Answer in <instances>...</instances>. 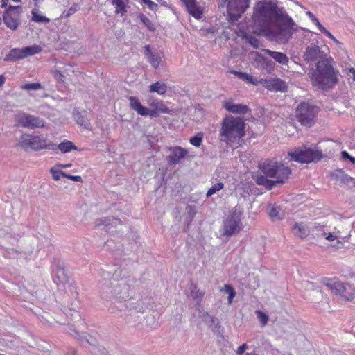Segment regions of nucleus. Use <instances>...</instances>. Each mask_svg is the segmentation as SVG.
Wrapping results in <instances>:
<instances>
[{"instance_id":"48","label":"nucleus","mask_w":355,"mask_h":355,"mask_svg":"<svg viewBox=\"0 0 355 355\" xmlns=\"http://www.w3.org/2000/svg\"><path fill=\"white\" fill-rule=\"evenodd\" d=\"M257 317H258L259 321L261 322L262 326H265L268 321V315L266 314H265L264 313L261 312V311H257Z\"/></svg>"},{"instance_id":"51","label":"nucleus","mask_w":355,"mask_h":355,"mask_svg":"<svg viewBox=\"0 0 355 355\" xmlns=\"http://www.w3.org/2000/svg\"><path fill=\"white\" fill-rule=\"evenodd\" d=\"M64 178H67L71 180H73L74 182H83V179H82V177L80 176V175H69V174H67L65 173V176Z\"/></svg>"},{"instance_id":"35","label":"nucleus","mask_w":355,"mask_h":355,"mask_svg":"<svg viewBox=\"0 0 355 355\" xmlns=\"http://www.w3.org/2000/svg\"><path fill=\"white\" fill-rule=\"evenodd\" d=\"M32 13V21L37 23H48L49 22V19L45 16H42L40 14V12L37 9H33L31 12Z\"/></svg>"},{"instance_id":"62","label":"nucleus","mask_w":355,"mask_h":355,"mask_svg":"<svg viewBox=\"0 0 355 355\" xmlns=\"http://www.w3.org/2000/svg\"><path fill=\"white\" fill-rule=\"evenodd\" d=\"M325 35H326L327 37H329V39H331V40H335V37H334V35H332L329 31H328V32L325 34Z\"/></svg>"},{"instance_id":"19","label":"nucleus","mask_w":355,"mask_h":355,"mask_svg":"<svg viewBox=\"0 0 355 355\" xmlns=\"http://www.w3.org/2000/svg\"><path fill=\"white\" fill-rule=\"evenodd\" d=\"M223 107L231 113L238 114H245L250 111L248 106L243 104H236L232 100L225 101Z\"/></svg>"},{"instance_id":"56","label":"nucleus","mask_w":355,"mask_h":355,"mask_svg":"<svg viewBox=\"0 0 355 355\" xmlns=\"http://www.w3.org/2000/svg\"><path fill=\"white\" fill-rule=\"evenodd\" d=\"M306 15L309 17V18L313 22L316 21L318 19L310 11L306 12Z\"/></svg>"},{"instance_id":"6","label":"nucleus","mask_w":355,"mask_h":355,"mask_svg":"<svg viewBox=\"0 0 355 355\" xmlns=\"http://www.w3.org/2000/svg\"><path fill=\"white\" fill-rule=\"evenodd\" d=\"M287 156L289 157L290 161L301 164H309L320 161L322 158L323 155L322 150L316 146L307 147L302 146L289 150Z\"/></svg>"},{"instance_id":"9","label":"nucleus","mask_w":355,"mask_h":355,"mask_svg":"<svg viewBox=\"0 0 355 355\" xmlns=\"http://www.w3.org/2000/svg\"><path fill=\"white\" fill-rule=\"evenodd\" d=\"M242 227L241 213L236 211H232L223 222V234L227 236H232L239 232Z\"/></svg>"},{"instance_id":"22","label":"nucleus","mask_w":355,"mask_h":355,"mask_svg":"<svg viewBox=\"0 0 355 355\" xmlns=\"http://www.w3.org/2000/svg\"><path fill=\"white\" fill-rule=\"evenodd\" d=\"M146 56L152 67L157 69L162 62V58L158 53H153L150 51V46H146Z\"/></svg>"},{"instance_id":"46","label":"nucleus","mask_w":355,"mask_h":355,"mask_svg":"<svg viewBox=\"0 0 355 355\" xmlns=\"http://www.w3.org/2000/svg\"><path fill=\"white\" fill-rule=\"evenodd\" d=\"M190 143L196 147H199L202 141V137L200 134H198L194 137H192L190 140Z\"/></svg>"},{"instance_id":"57","label":"nucleus","mask_w":355,"mask_h":355,"mask_svg":"<svg viewBox=\"0 0 355 355\" xmlns=\"http://www.w3.org/2000/svg\"><path fill=\"white\" fill-rule=\"evenodd\" d=\"M324 228V225H320L319 223H315L313 226V231H322Z\"/></svg>"},{"instance_id":"21","label":"nucleus","mask_w":355,"mask_h":355,"mask_svg":"<svg viewBox=\"0 0 355 355\" xmlns=\"http://www.w3.org/2000/svg\"><path fill=\"white\" fill-rule=\"evenodd\" d=\"M200 318L212 331H218L220 328L219 320L214 316H211L208 312L202 313Z\"/></svg>"},{"instance_id":"31","label":"nucleus","mask_w":355,"mask_h":355,"mask_svg":"<svg viewBox=\"0 0 355 355\" xmlns=\"http://www.w3.org/2000/svg\"><path fill=\"white\" fill-rule=\"evenodd\" d=\"M269 216L272 221L280 220L284 217V211L279 207H272L269 211Z\"/></svg>"},{"instance_id":"50","label":"nucleus","mask_w":355,"mask_h":355,"mask_svg":"<svg viewBox=\"0 0 355 355\" xmlns=\"http://www.w3.org/2000/svg\"><path fill=\"white\" fill-rule=\"evenodd\" d=\"M143 2L148 6V7L152 10H157V7H158V5L157 3H155V2H153V1L151 0H142Z\"/></svg>"},{"instance_id":"39","label":"nucleus","mask_w":355,"mask_h":355,"mask_svg":"<svg viewBox=\"0 0 355 355\" xmlns=\"http://www.w3.org/2000/svg\"><path fill=\"white\" fill-rule=\"evenodd\" d=\"M0 346L13 349L16 347L15 340L8 338H0Z\"/></svg>"},{"instance_id":"47","label":"nucleus","mask_w":355,"mask_h":355,"mask_svg":"<svg viewBox=\"0 0 355 355\" xmlns=\"http://www.w3.org/2000/svg\"><path fill=\"white\" fill-rule=\"evenodd\" d=\"M204 293L198 289L196 286H193L191 291V295L195 300H201L204 296Z\"/></svg>"},{"instance_id":"18","label":"nucleus","mask_w":355,"mask_h":355,"mask_svg":"<svg viewBox=\"0 0 355 355\" xmlns=\"http://www.w3.org/2000/svg\"><path fill=\"white\" fill-rule=\"evenodd\" d=\"M259 83L272 92H285L287 89L286 83L280 78L261 79Z\"/></svg>"},{"instance_id":"64","label":"nucleus","mask_w":355,"mask_h":355,"mask_svg":"<svg viewBox=\"0 0 355 355\" xmlns=\"http://www.w3.org/2000/svg\"><path fill=\"white\" fill-rule=\"evenodd\" d=\"M349 71L353 75V79L355 81V69L354 68H350Z\"/></svg>"},{"instance_id":"32","label":"nucleus","mask_w":355,"mask_h":355,"mask_svg":"<svg viewBox=\"0 0 355 355\" xmlns=\"http://www.w3.org/2000/svg\"><path fill=\"white\" fill-rule=\"evenodd\" d=\"M21 49H22L23 54L24 55V58L28 56L37 54L42 51V47L40 46L39 45H36V44L33 45V46H26V47L21 48Z\"/></svg>"},{"instance_id":"41","label":"nucleus","mask_w":355,"mask_h":355,"mask_svg":"<svg viewBox=\"0 0 355 355\" xmlns=\"http://www.w3.org/2000/svg\"><path fill=\"white\" fill-rule=\"evenodd\" d=\"M21 88L24 90H38L42 89V85L39 83H26L21 85Z\"/></svg>"},{"instance_id":"1","label":"nucleus","mask_w":355,"mask_h":355,"mask_svg":"<svg viewBox=\"0 0 355 355\" xmlns=\"http://www.w3.org/2000/svg\"><path fill=\"white\" fill-rule=\"evenodd\" d=\"M254 10L252 17L254 24L262 31H267L271 21L273 20L275 22L286 12L284 8H279L270 1L258 2Z\"/></svg>"},{"instance_id":"45","label":"nucleus","mask_w":355,"mask_h":355,"mask_svg":"<svg viewBox=\"0 0 355 355\" xmlns=\"http://www.w3.org/2000/svg\"><path fill=\"white\" fill-rule=\"evenodd\" d=\"M256 54L257 57V60H259V62H263V63H265V68L266 69H272L273 68V63L271 61L267 60L266 58H264L263 55H260L258 53H256Z\"/></svg>"},{"instance_id":"16","label":"nucleus","mask_w":355,"mask_h":355,"mask_svg":"<svg viewBox=\"0 0 355 355\" xmlns=\"http://www.w3.org/2000/svg\"><path fill=\"white\" fill-rule=\"evenodd\" d=\"M168 164L172 166L180 163L181 160L187 156L188 151L187 149L177 146L169 147L168 149Z\"/></svg>"},{"instance_id":"14","label":"nucleus","mask_w":355,"mask_h":355,"mask_svg":"<svg viewBox=\"0 0 355 355\" xmlns=\"http://www.w3.org/2000/svg\"><path fill=\"white\" fill-rule=\"evenodd\" d=\"M21 7L10 6L4 12L3 19L6 26L16 30L21 21Z\"/></svg>"},{"instance_id":"26","label":"nucleus","mask_w":355,"mask_h":355,"mask_svg":"<svg viewBox=\"0 0 355 355\" xmlns=\"http://www.w3.org/2000/svg\"><path fill=\"white\" fill-rule=\"evenodd\" d=\"M331 177L336 181H339L340 183L347 184L349 182H353L355 187V180L345 174L342 170H337L334 171L332 173Z\"/></svg>"},{"instance_id":"40","label":"nucleus","mask_w":355,"mask_h":355,"mask_svg":"<svg viewBox=\"0 0 355 355\" xmlns=\"http://www.w3.org/2000/svg\"><path fill=\"white\" fill-rule=\"evenodd\" d=\"M223 291L227 293L229 295H228V303L229 304H231L232 302V300H233V298L235 297L236 295V291L234 289V288L230 286V284H225L224 286V288H223Z\"/></svg>"},{"instance_id":"55","label":"nucleus","mask_w":355,"mask_h":355,"mask_svg":"<svg viewBox=\"0 0 355 355\" xmlns=\"http://www.w3.org/2000/svg\"><path fill=\"white\" fill-rule=\"evenodd\" d=\"M122 286H123V289H124V293H123V295L122 296V297L124 298V297H125L124 295H125V297H128L129 295L127 293V292L129 290V288L126 287L125 286L124 283H121V284H118L117 288H121Z\"/></svg>"},{"instance_id":"28","label":"nucleus","mask_w":355,"mask_h":355,"mask_svg":"<svg viewBox=\"0 0 355 355\" xmlns=\"http://www.w3.org/2000/svg\"><path fill=\"white\" fill-rule=\"evenodd\" d=\"M168 87L166 83L163 82H156L149 87L150 93H157L159 95H164L167 92Z\"/></svg>"},{"instance_id":"30","label":"nucleus","mask_w":355,"mask_h":355,"mask_svg":"<svg viewBox=\"0 0 355 355\" xmlns=\"http://www.w3.org/2000/svg\"><path fill=\"white\" fill-rule=\"evenodd\" d=\"M267 178L265 175H259L256 176L254 180L258 185L264 186L268 189H272L275 184L272 180H268Z\"/></svg>"},{"instance_id":"63","label":"nucleus","mask_w":355,"mask_h":355,"mask_svg":"<svg viewBox=\"0 0 355 355\" xmlns=\"http://www.w3.org/2000/svg\"><path fill=\"white\" fill-rule=\"evenodd\" d=\"M225 4H226V3H224V1H223V0H220V1H218V7H219V8H223V7H225Z\"/></svg>"},{"instance_id":"54","label":"nucleus","mask_w":355,"mask_h":355,"mask_svg":"<svg viewBox=\"0 0 355 355\" xmlns=\"http://www.w3.org/2000/svg\"><path fill=\"white\" fill-rule=\"evenodd\" d=\"M53 75L55 79H57L58 81L63 83L64 82V75L60 71L56 70L53 72Z\"/></svg>"},{"instance_id":"44","label":"nucleus","mask_w":355,"mask_h":355,"mask_svg":"<svg viewBox=\"0 0 355 355\" xmlns=\"http://www.w3.org/2000/svg\"><path fill=\"white\" fill-rule=\"evenodd\" d=\"M51 173L52 174L53 178L55 180H60L61 177L65 176V173L60 169H57L55 168H51L50 170Z\"/></svg>"},{"instance_id":"23","label":"nucleus","mask_w":355,"mask_h":355,"mask_svg":"<svg viewBox=\"0 0 355 355\" xmlns=\"http://www.w3.org/2000/svg\"><path fill=\"white\" fill-rule=\"evenodd\" d=\"M261 51L270 55L272 59H274L277 63L280 64L286 65L288 62V58L286 54L282 52L273 51L267 49H263Z\"/></svg>"},{"instance_id":"17","label":"nucleus","mask_w":355,"mask_h":355,"mask_svg":"<svg viewBox=\"0 0 355 355\" xmlns=\"http://www.w3.org/2000/svg\"><path fill=\"white\" fill-rule=\"evenodd\" d=\"M130 107L132 110L135 111L138 114L144 116H150L153 117L157 116V110L155 108L150 110L141 105L139 100L135 96H129Z\"/></svg>"},{"instance_id":"58","label":"nucleus","mask_w":355,"mask_h":355,"mask_svg":"<svg viewBox=\"0 0 355 355\" xmlns=\"http://www.w3.org/2000/svg\"><path fill=\"white\" fill-rule=\"evenodd\" d=\"M326 239H327L329 241H333L336 239H337V236L334 235L332 233H329L327 236H325Z\"/></svg>"},{"instance_id":"27","label":"nucleus","mask_w":355,"mask_h":355,"mask_svg":"<svg viewBox=\"0 0 355 355\" xmlns=\"http://www.w3.org/2000/svg\"><path fill=\"white\" fill-rule=\"evenodd\" d=\"M74 120L80 126L87 128L89 126V121L86 118V112L85 110L79 111L78 110H74L73 112Z\"/></svg>"},{"instance_id":"52","label":"nucleus","mask_w":355,"mask_h":355,"mask_svg":"<svg viewBox=\"0 0 355 355\" xmlns=\"http://www.w3.org/2000/svg\"><path fill=\"white\" fill-rule=\"evenodd\" d=\"M79 9L78 4H73L66 12V16L69 17L74 14Z\"/></svg>"},{"instance_id":"15","label":"nucleus","mask_w":355,"mask_h":355,"mask_svg":"<svg viewBox=\"0 0 355 355\" xmlns=\"http://www.w3.org/2000/svg\"><path fill=\"white\" fill-rule=\"evenodd\" d=\"M119 296L116 300V307L119 311H135L139 313H144L146 309V306H144V303L142 300H128L124 301V304H122V302L119 300Z\"/></svg>"},{"instance_id":"5","label":"nucleus","mask_w":355,"mask_h":355,"mask_svg":"<svg viewBox=\"0 0 355 355\" xmlns=\"http://www.w3.org/2000/svg\"><path fill=\"white\" fill-rule=\"evenodd\" d=\"M263 173L272 179L275 184H284L291 174V169L282 162L275 159L267 160L260 165Z\"/></svg>"},{"instance_id":"2","label":"nucleus","mask_w":355,"mask_h":355,"mask_svg":"<svg viewBox=\"0 0 355 355\" xmlns=\"http://www.w3.org/2000/svg\"><path fill=\"white\" fill-rule=\"evenodd\" d=\"M309 76L314 87L320 89L331 87L338 80L329 58L318 62L316 68H311Z\"/></svg>"},{"instance_id":"29","label":"nucleus","mask_w":355,"mask_h":355,"mask_svg":"<svg viewBox=\"0 0 355 355\" xmlns=\"http://www.w3.org/2000/svg\"><path fill=\"white\" fill-rule=\"evenodd\" d=\"M230 73L236 76L239 79L246 83H252L254 85H257L259 83V81L257 79L247 73L240 72L234 70L230 71Z\"/></svg>"},{"instance_id":"12","label":"nucleus","mask_w":355,"mask_h":355,"mask_svg":"<svg viewBox=\"0 0 355 355\" xmlns=\"http://www.w3.org/2000/svg\"><path fill=\"white\" fill-rule=\"evenodd\" d=\"M250 0H230L227 5L230 20L236 21L249 7Z\"/></svg>"},{"instance_id":"33","label":"nucleus","mask_w":355,"mask_h":355,"mask_svg":"<svg viewBox=\"0 0 355 355\" xmlns=\"http://www.w3.org/2000/svg\"><path fill=\"white\" fill-rule=\"evenodd\" d=\"M57 148L62 153H67L72 150H77V147L70 141L64 140L61 142Z\"/></svg>"},{"instance_id":"34","label":"nucleus","mask_w":355,"mask_h":355,"mask_svg":"<svg viewBox=\"0 0 355 355\" xmlns=\"http://www.w3.org/2000/svg\"><path fill=\"white\" fill-rule=\"evenodd\" d=\"M112 3L115 6L116 13L123 16L127 12L123 0H112Z\"/></svg>"},{"instance_id":"59","label":"nucleus","mask_w":355,"mask_h":355,"mask_svg":"<svg viewBox=\"0 0 355 355\" xmlns=\"http://www.w3.org/2000/svg\"><path fill=\"white\" fill-rule=\"evenodd\" d=\"M341 157L343 159H349L352 156L347 151L344 150L341 152Z\"/></svg>"},{"instance_id":"60","label":"nucleus","mask_w":355,"mask_h":355,"mask_svg":"<svg viewBox=\"0 0 355 355\" xmlns=\"http://www.w3.org/2000/svg\"><path fill=\"white\" fill-rule=\"evenodd\" d=\"M72 166L71 164H58L57 167L62 168H69Z\"/></svg>"},{"instance_id":"13","label":"nucleus","mask_w":355,"mask_h":355,"mask_svg":"<svg viewBox=\"0 0 355 355\" xmlns=\"http://www.w3.org/2000/svg\"><path fill=\"white\" fill-rule=\"evenodd\" d=\"M325 49V46L320 47L314 43H311L306 47L303 58L306 62H316L318 63L327 58Z\"/></svg>"},{"instance_id":"10","label":"nucleus","mask_w":355,"mask_h":355,"mask_svg":"<svg viewBox=\"0 0 355 355\" xmlns=\"http://www.w3.org/2000/svg\"><path fill=\"white\" fill-rule=\"evenodd\" d=\"M316 107L306 103H300L296 110V117L302 125L311 126L314 123Z\"/></svg>"},{"instance_id":"37","label":"nucleus","mask_w":355,"mask_h":355,"mask_svg":"<svg viewBox=\"0 0 355 355\" xmlns=\"http://www.w3.org/2000/svg\"><path fill=\"white\" fill-rule=\"evenodd\" d=\"M54 282L58 284H64L68 282V277L65 275L63 269H58L56 272V276L54 277Z\"/></svg>"},{"instance_id":"49","label":"nucleus","mask_w":355,"mask_h":355,"mask_svg":"<svg viewBox=\"0 0 355 355\" xmlns=\"http://www.w3.org/2000/svg\"><path fill=\"white\" fill-rule=\"evenodd\" d=\"M248 42L255 49H258L260 46V41L255 37L250 36L248 38Z\"/></svg>"},{"instance_id":"7","label":"nucleus","mask_w":355,"mask_h":355,"mask_svg":"<svg viewBox=\"0 0 355 355\" xmlns=\"http://www.w3.org/2000/svg\"><path fill=\"white\" fill-rule=\"evenodd\" d=\"M17 146L25 150L31 149L34 151L55 150L56 147L55 144L48 142L47 139L43 136L28 133H23L20 136Z\"/></svg>"},{"instance_id":"8","label":"nucleus","mask_w":355,"mask_h":355,"mask_svg":"<svg viewBox=\"0 0 355 355\" xmlns=\"http://www.w3.org/2000/svg\"><path fill=\"white\" fill-rule=\"evenodd\" d=\"M14 122L15 126L28 129L42 128L45 124L42 119L23 112L14 116Z\"/></svg>"},{"instance_id":"3","label":"nucleus","mask_w":355,"mask_h":355,"mask_svg":"<svg viewBox=\"0 0 355 355\" xmlns=\"http://www.w3.org/2000/svg\"><path fill=\"white\" fill-rule=\"evenodd\" d=\"M245 123L240 117H225L221 124V141L232 145L245 135Z\"/></svg>"},{"instance_id":"25","label":"nucleus","mask_w":355,"mask_h":355,"mask_svg":"<svg viewBox=\"0 0 355 355\" xmlns=\"http://www.w3.org/2000/svg\"><path fill=\"white\" fill-rule=\"evenodd\" d=\"M22 49L13 48L10 50L9 53L4 57L3 60L6 62H15L18 60L24 59Z\"/></svg>"},{"instance_id":"42","label":"nucleus","mask_w":355,"mask_h":355,"mask_svg":"<svg viewBox=\"0 0 355 355\" xmlns=\"http://www.w3.org/2000/svg\"><path fill=\"white\" fill-rule=\"evenodd\" d=\"M139 19L142 23L151 31H155V27L151 21L144 15L141 14L139 16Z\"/></svg>"},{"instance_id":"24","label":"nucleus","mask_w":355,"mask_h":355,"mask_svg":"<svg viewBox=\"0 0 355 355\" xmlns=\"http://www.w3.org/2000/svg\"><path fill=\"white\" fill-rule=\"evenodd\" d=\"M293 232L296 236L304 239L309 236L310 230L304 223H296L293 227Z\"/></svg>"},{"instance_id":"4","label":"nucleus","mask_w":355,"mask_h":355,"mask_svg":"<svg viewBox=\"0 0 355 355\" xmlns=\"http://www.w3.org/2000/svg\"><path fill=\"white\" fill-rule=\"evenodd\" d=\"M274 29L267 30L268 34L275 40L281 43H287L297 30V24L286 12L275 22Z\"/></svg>"},{"instance_id":"11","label":"nucleus","mask_w":355,"mask_h":355,"mask_svg":"<svg viewBox=\"0 0 355 355\" xmlns=\"http://www.w3.org/2000/svg\"><path fill=\"white\" fill-rule=\"evenodd\" d=\"M322 283L329 288L335 295H340L347 300H350L354 297V293L348 292L347 287L343 282L336 279L324 278Z\"/></svg>"},{"instance_id":"36","label":"nucleus","mask_w":355,"mask_h":355,"mask_svg":"<svg viewBox=\"0 0 355 355\" xmlns=\"http://www.w3.org/2000/svg\"><path fill=\"white\" fill-rule=\"evenodd\" d=\"M120 223V221L114 218H101L96 221V225L98 227L105 226L108 227L110 225H116L117 223Z\"/></svg>"},{"instance_id":"43","label":"nucleus","mask_w":355,"mask_h":355,"mask_svg":"<svg viewBox=\"0 0 355 355\" xmlns=\"http://www.w3.org/2000/svg\"><path fill=\"white\" fill-rule=\"evenodd\" d=\"M155 108L159 112L168 114L170 113V109L166 107L165 104L162 101H159L156 102V105H155Z\"/></svg>"},{"instance_id":"61","label":"nucleus","mask_w":355,"mask_h":355,"mask_svg":"<svg viewBox=\"0 0 355 355\" xmlns=\"http://www.w3.org/2000/svg\"><path fill=\"white\" fill-rule=\"evenodd\" d=\"M5 80L6 78L4 77V76L0 75V87H1L4 84Z\"/></svg>"},{"instance_id":"53","label":"nucleus","mask_w":355,"mask_h":355,"mask_svg":"<svg viewBox=\"0 0 355 355\" xmlns=\"http://www.w3.org/2000/svg\"><path fill=\"white\" fill-rule=\"evenodd\" d=\"M248 348V345L246 343H243L239 346L236 352L237 355H243L245 351Z\"/></svg>"},{"instance_id":"20","label":"nucleus","mask_w":355,"mask_h":355,"mask_svg":"<svg viewBox=\"0 0 355 355\" xmlns=\"http://www.w3.org/2000/svg\"><path fill=\"white\" fill-rule=\"evenodd\" d=\"M186 6L189 13L196 19H200L202 15V10L197 6L196 0H180Z\"/></svg>"},{"instance_id":"38","label":"nucleus","mask_w":355,"mask_h":355,"mask_svg":"<svg viewBox=\"0 0 355 355\" xmlns=\"http://www.w3.org/2000/svg\"><path fill=\"white\" fill-rule=\"evenodd\" d=\"M224 188V184L223 182H217L213 184L210 189L207 191L206 194V197L209 198L212 195L216 193L219 191L222 190Z\"/></svg>"}]
</instances>
